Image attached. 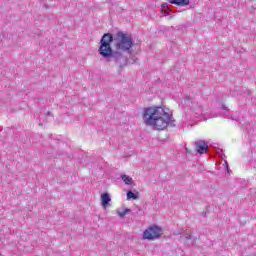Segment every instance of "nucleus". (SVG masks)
<instances>
[{"instance_id": "14", "label": "nucleus", "mask_w": 256, "mask_h": 256, "mask_svg": "<svg viewBox=\"0 0 256 256\" xmlns=\"http://www.w3.org/2000/svg\"><path fill=\"white\" fill-rule=\"evenodd\" d=\"M224 165H226V168L229 169V164H227V161L224 162Z\"/></svg>"}, {"instance_id": "15", "label": "nucleus", "mask_w": 256, "mask_h": 256, "mask_svg": "<svg viewBox=\"0 0 256 256\" xmlns=\"http://www.w3.org/2000/svg\"><path fill=\"white\" fill-rule=\"evenodd\" d=\"M247 95H251V90H247Z\"/></svg>"}, {"instance_id": "9", "label": "nucleus", "mask_w": 256, "mask_h": 256, "mask_svg": "<svg viewBox=\"0 0 256 256\" xmlns=\"http://www.w3.org/2000/svg\"><path fill=\"white\" fill-rule=\"evenodd\" d=\"M161 7H162V11H164L165 15H169V13H171V8H169V4L162 3Z\"/></svg>"}, {"instance_id": "11", "label": "nucleus", "mask_w": 256, "mask_h": 256, "mask_svg": "<svg viewBox=\"0 0 256 256\" xmlns=\"http://www.w3.org/2000/svg\"><path fill=\"white\" fill-rule=\"evenodd\" d=\"M249 163H251L253 167H256V154H254V156L249 158Z\"/></svg>"}, {"instance_id": "7", "label": "nucleus", "mask_w": 256, "mask_h": 256, "mask_svg": "<svg viewBox=\"0 0 256 256\" xmlns=\"http://www.w3.org/2000/svg\"><path fill=\"white\" fill-rule=\"evenodd\" d=\"M121 179L125 183V185H129L130 187L133 186V178L126 174H121Z\"/></svg>"}, {"instance_id": "12", "label": "nucleus", "mask_w": 256, "mask_h": 256, "mask_svg": "<svg viewBox=\"0 0 256 256\" xmlns=\"http://www.w3.org/2000/svg\"><path fill=\"white\" fill-rule=\"evenodd\" d=\"M222 111H225L226 115H229V109L224 104H221Z\"/></svg>"}, {"instance_id": "3", "label": "nucleus", "mask_w": 256, "mask_h": 256, "mask_svg": "<svg viewBox=\"0 0 256 256\" xmlns=\"http://www.w3.org/2000/svg\"><path fill=\"white\" fill-rule=\"evenodd\" d=\"M163 235V228L158 225H151L145 229L142 235V239L146 241H157Z\"/></svg>"}, {"instance_id": "8", "label": "nucleus", "mask_w": 256, "mask_h": 256, "mask_svg": "<svg viewBox=\"0 0 256 256\" xmlns=\"http://www.w3.org/2000/svg\"><path fill=\"white\" fill-rule=\"evenodd\" d=\"M172 5H178L179 7H185L189 5V0H168Z\"/></svg>"}, {"instance_id": "6", "label": "nucleus", "mask_w": 256, "mask_h": 256, "mask_svg": "<svg viewBox=\"0 0 256 256\" xmlns=\"http://www.w3.org/2000/svg\"><path fill=\"white\" fill-rule=\"evenodd\" d=\"M207 149H209V146L204 141H198L196 143V151H198V153H207Z\"/></svg>"}, {"instance_id": "2", "label": "nucleus", "mask_w": 256, "mask_h": 256, "mask_svg": "<svg viewBox=\"0 0 256 256\" xmlns=\"http://www.w3.org/2000/svg\"><path fill=\"white\" fill-rule=\"evenodd\" d=\"M142 118L145 125L154 131H165L173 121V114L161 106H150L143 110Z\"/></svg>"}, {"instance_id": "13", "label": "nucleus", "mask_w": 256, "mask_h": 256, "mask_svg": "<svg viewBox=\"0 0 256 256\" xmlns=\"http://www.w3.org/2000/svg\"><path fill=\"white\" fill-rule=\"evenodd\" d=\"M185 239L188 240V239H193V236H191L190 234H186L185 235Z\"/></svg>"}, {"instance_id": "16", "label": "nucleus", "mask_w": 256, "mask_h": 256, "mask_svg": "<svg viewBox=\"0 0 256 256\" xmlns=\"http://www.w3.org/2000/svg\"><path fill=\"white\" fill-rule=\"evenodd\" d=\"M150 91L153 93V91H155V88L152 87V88L150 89Z\"/></svg>"}, {"instance_id": "10", "label": "nucleus", "mask_w": 256, "mask_h": 256, "mask_svg": "<svg viewBox=\"0 0 256 256\" xmlns=\"http://www.w3.org/2000/svg\"><path fill=\"white\" fill-rule=\"evenodd\" d=\"M139 197L137 196V194L133 193V191H128L127 192V199H138Z\"/></svg>"}, {"instance_id": "4", "label": "nucleus", "mask_w": 256, "mask_h": 256, "mask_svg": "<svg viewBox=\"0 0 256 256\" xmlns=\"http://www.w3.org/2000/svg\"><path fill=\"white\" fill-rule=\"evenodd\" d=\"M101 206L103 209H107L109 207V203H111V194L110 193H102L100 196Z\"/></svg>"}, {"instance_id": "5", "label": "nucleus", "mask_w": 256, "mask_h": 256, "mask_svg": "<svg viewBox=\"0 0 256 256\" xmlns=\"http://www.w3.org/2000/svg\"><path fill=\"white\" fill-rule=\"evenodd\" d=\"M116 213L120 219H123L126 215L131 213V209L127 208L125 205H122L116 209Z\"/></svg>"}, {"instance_id": "1", "label": "nucleus", "mask_w": 256, "mask_h": 256, "mask_svg": "<svg viewBox=\"0 0 256 256\" xmlns=\"http://www.w3.org/2000/svg\"><path fill=\"white\" fill-rule=\"evenodd\" d=\"M111 43H113V35L104 34L100 40V48L98 50L99 54L107 61H114L116 65L120 67H125L129 60L127 57L123 56L120 51H126L131 53V48L133 47V38L131 35L123 32L117 33V42L115 44L116 51L113 52L111 48Z\"/></svg>"}]
</instances>
